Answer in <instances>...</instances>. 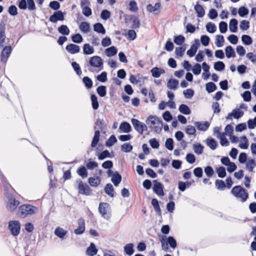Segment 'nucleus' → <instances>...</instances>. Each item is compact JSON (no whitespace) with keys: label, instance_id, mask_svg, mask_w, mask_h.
<instances>
[{"label":"nucleus","instance_id":"nucleus-1","mask_svg":"<svg viewBox=\"0 0 256 256\" xmlns=\"http://www.w3.org/2000/svg\"><path fill=\"white\" fill-rule=\"evenodd\" d=\"M0 176L2 177V181L4 184V200L6 209L10 212H14L20 205V202L14 194V190L12 186L9 184H5L6 178L1 172H0Z\"/></svg>","mask_w":256,"mask_h":256},{"label":"nucleus","instance_id":"nucleus-2","mask_svg":"<svg viewBox=\"0 0 256 256\" xmlns=\"http://www.w3.org/2000/svg\"><path fill=\"white\" fill-rule=\"evenodd\" d=\"M37 210L36 206L30 204H24L19 206L18 214L21 218H25L34 214Z\"/></svg>","mask_w":256,"mask_h":256},{"label":"nucleus","instance_id":"nucleus-3","mask_svg":"<svg viewBox=\"0 0 256 256\" xmlns=\"http://www.w3.org/2000/svg\"><path fill=\"white\" fill-rule=\"evenodd\" d=\"M162 120L155 116H150L146 120V123L151 129L157 133H159L162 129Z\"/></svg>","mask_w":256,"mask_h":256},{"label":"nucleus","instance_id":"nucleus-4","mask_svg":"<svg viewBox=\"0 0 256 256\" xmlns=\"http://www.w3.org/2000/svg\"><path fill=\"white\" fill-rule=\"evenodd\" d=\"M231 192L235 197L240 198L242 202H245L248 198V194L246 190L240 186H234Z\"/></svg>","mask_w":256,"mask_h":256},{"label":"nucleus","instance_id":"nucleus-5","mask_svg":"<svg viewBox=\"0 0 256 256\" xmlns=\"http://www.w3.org/2000/svg\"><path fill=\"white\" fill-rule=\"evenodd\" d=\"M103 120H101L100 119H98L95 122V126H94V129L96 130L94 132V136L92 138L91 146L92 148H95L100 140V130L102 129V125H103Z\"/></svg>","mask_w":256,"mask_h":256},{"label":"nucleus","instance_id":"nucleus-6","mask_svg":"<svg viewBox=\"0 0 256 256\" xmlns=\"http://www.w3.org/2000/svg\"><path fill=\"white\" fill-rule=\"evenodd\" d=\"M98 212L102 216L108 220L112 216L110 205L107 202H100L98 206Z\"/></svg>","mask_w":256,"mask_h":256},{"label":"nucleus","instance_id":"nucleus-7","mask_svg":"<svg viewBox=\"0 0 256 256\" xmlns=\"http://www.w3.org/2000/svg\"><path fill=\"white\" fill-rule=\"evenodd\" d=\"M103 60L99 56H93L90 58L88 64H85L86 67L90 66L92 68H98L100 70L103 69Z\"/></svg>","mask_w":256,"mask_h":256},{"label":"nucleus","instance_id":"nucleus-8","mask_svg":"<svg viewBox=\"0 0 256 256\" xmlns=\"http://www.w3.org/2000/svg\"><path fill=\"white\" fill-rule=\"evenodd\" d=\"M8 229L13 236H17L20 234V224L18 220H11L8 222Z\"/></svg>","mask_w":256,"mask_h":256},{"label":"nucleus","instance_id":"nucleus-9","mask_svg":"<svg viewBox=\"0 0 256 256\" xmlns=\"http://www.w3.org/2000/svg\"><path fill=\"white\" fill-rule=\"evenodd\" d=\"M131 122L134 130L141 134H143L144 130H147L146 125L137 119L132 118Z\"/></svg>","mask_w":256,"mask_h":256},{"label":"nucleus","instance_id":"nucleus-10","mask_svg":"<svg viewBox=\"0 0 256 256\" xmlns=\"http://www.w3.org/2000/svg\"><path fill=\"white\" fill-rule=\"evenodd\" d=\"M76 182L78 184V189L80 194L86 196L90 195L91 189L87 184H84L80 179L78 180Z\"/></svg>","mask_w":256,"mask_h":256},{"label":"nucleus","instance_id":"nucleus-11","mask_svg":"<svg viewBox=\"0 0 256 256\" xmlns=\"http://www.w3.org/2000/svg\"><path fill=\"white\" fill-rule=\"evenodd\" d=\"M66 14L65 12L57 10L50 16L49 20L52 23H56L58 21H63L64 20V16Z\"/></svg>","mask_w":256,"mask_h":256},{"label":"nucleus","instance_id":"nucleus-12","mask_svg":"<svg viewBox=\"0 0 256 256\" xmlns=\"http://www.w3.org/2000/svg\"><path fill=\"white\" fill-rule=\"evenodd\" d=\"M154 186L153 190L154 193L159 196H164V186L160 182H158V180H154L153 181Z\"/></svg>","mask_w":256,"mask_h":256},{"label":"nucleus","instance_id":"nucleus-13","mask_svg":"<svg viewBox=\"0 0 256 256\" xmlns=\"http://www.w3.org/2000/svg\"><path fill=\"white\" fill-rule=\"evenodd\" d=\"M12 48L10 46H6L2 49L0 54L1 61L6 63L12 52Z\"/></svg>","mask_w":256,"mask_h":256},{"label":"nucleus","instance_id":"nucleus-14","mask_svg":"<svg viewBox=\"0 0 256 256\" xmlns=\"http://www.w3.org/2000/svg\"><path fill=\"white\" fill-rule=\"evenodd\" d=\"M90 2H82V1L80 2V6L82 9V14L86 17H88L92 14V10L91 8L88 6H86V4H90Z\"/></svg>","mask_w":256,"mask_h":256},{"label":"nucleus","instance_id":"nucleus-15","mask_svg":"<svg viewBox=\"0 0 256 256\" xmlns=\"http://www.w3.org/2000/svg\"><path fill=\"white\" fill-rule=\"evenodd\" d=\"M194 125L199 130L206 131L210 126V123L208 122H195Z\"/></svg>","mask_w":256,"mask_h":256},{"label":"nucleus","instance_id":"nucleus-16","mask_svg":"<svg viewBox=\"0 0 256 256\" xmlns=\"http://www.w3.org/2000/svg\"><path fill=\"white\" fill-rule=\"evenodd\" d=\"M78 227L74 230L76 234H81L84 233L85 230V222L82 218L78 219Z\"/></svg>","mask_w":256,"mask_h":256},{"label":"nucleus","instance_id":"nucleus-17","mask_svg":"<svg viewBox=\"0 0 256 256\" xmlns=\"http://www.w3.org/2000/svg\"><path fill=\"white\" fill-rule=\"evenodd\" d=\"M66 50L70 54H76L80 52V47L78 45L70 44L66 46Z\"/></svg>","mask_w":256,"mask_h":256},{"label":"nucleus","instance_id":"nucleus-18","mask_svg":"<svg viewBox=\"0 0 256 256\" xmlns=\"http://www.w3.org/2000/svg\"><path fill=\"white\" fill-rule=\"evenodd\" d=\"M111 181L116 186H117L121 182L122 176L118 171H116L113 174Z\"/></svg>","mask_w":256,"mask_h":256},{"label":"nucleus","instance_id":"nucleus-19","mask_svg":"<svg viewBox=\"0 0 256 256\" xmlns=\"http://www.w3.org/2000/svg\"><path fill=\"white\" fill-rule=\"evenodd\" d=\"M150 72L153 77L158 78L162 74L165 73V70L160 68L154 67L150 70Z\"/></svg>","mask_w":256,"mask_h":256},{"label":"nucleus","instance_id":"nucleus-20","mask_svg":"<svg viewBox=\"0 0 256 256\" xmlns=\"http://www.w3.org/2000/svg\"><path fill=\"white\" fill-rule=\"evenodd\" d=\"M98 250L96 247L95 244L92 242L89 247H88L86 250V254L88 256H94L96 254Z\"/></svg>","mask_w":256,"mask_h":256},{"label":"nucleus","instance_id":"nucleus-21","mask_svg":"<svg viewBox=\"0 0 256 256\" xmlns=\"http://www.w3.org/2000/svg\"><path fill=\"white\" fill-rule=\"evenodd\" d=\"M88 182L90 186L96 187L100 184L101 179L100 176L90 177L88 178Z\"/></svg>","mask_w":256,"mask_h":256},{"label":"nucleus","instance_id":"nucleus-22","mask_svg":"<svg viewBox=\"0 0 256 256\" xmlns=\"http://www.w3.org/2000/svg\"><path fill=\"white\" fill-rule=\"evenodd\" d=\"M194 9L197 13V16L198 18H202L205 14L204 10L200 4H198V2L195 5Z\"/></svg>","mask_w":256,"mask_h":256},{"label":"nucleus","instance_id":"nucleus-23","mask_svg":"<svg viewBox=\"0 0 256 256\" xmlns=\"http://www.w3.org/2000/svg\"><path fill=\"white\" fill-rule=\"evenodd\" d=\"M119 129L124 132L128 133L132 130V127L128 122H124L120 124Z\"/></svg>","mask_w":256,"mask_h":256},{"label":"nucleus","instance_id":"nucleus-24","mask_svg":"<svg viewBox=\"0 0 256 256\" xmlns=\"http://www.w3.org/2000/svg\"><path fill=\"white\" fill-rule=\"evenodd\" d=\"M94 30L96 32L102 34H104L106 32L104 26L100 22L96 23L94 25Z\"/></svg>","mask_w":256,"mask_h":256},{"label":"nucleus","instance_id":"nucleus-25","mask_svg":"<svg viewBox=\"0 0 256 256\" xmlns=\"http://www.w3.org/2000/svg\"><path fill=\"white\" fill-rule=\"evenodd\" d=\"M238 20L235 18L230 20L229 24L230 30L232 32H236L238 30Z\"/></svg>","mask_w":256,"mask_h":256},{"label":"nucleus","instance_id":"nucleus-26","mask_svg":"<svg viewBox=\"0 0 256 256\" xmlns=\"http://www.w3.org/2000/svg\"><path fill=\"white\" fill-rule=\"evenodd\" d=\"M178 84V81L176 79L170 78L167 84L168 88L170 90H176Z\"/></svg>","mask_w":256,"mask_h":256},{"label":"nucleus","instance_id":"nucleus-27","mask_svg":"<svg viewBox=\"0 0 256 256\" xmlns=\"http://www.w3.org/2000/svg\"><path fill=\"white\" fill-rule=\"evenodd\" d=\"M134 245L132 243H129L124 246V252L128 256H132L134 253Z\"/></svg>","mask_w":256,"mask_h":256},{"label":"nucleus","instance_id":"nucleus-28","mask_svg":"<svg viewBox=\"0 0 256 256\" xmlns=\"http://www.w3.org/2000/svg\"><path fill=\"white\" fill-rule=\"evenodd\" d=\"M83 52L84 54L90 55L94 53V48L88 44H85L83 46Z\"/></svg>","mask_w":256,"mask_h":256},{"label":"nucleus","instance_id":"nucleus-29","mask_svg":"<svg viewBox=\"0 0 256 256\" xmlns=\"http://www.w3.org/2000/svg\"><path fill=\"white\" fill-rule=\"evenodd\" d=\"M152 204L153 206L156 214L159 216H161L162 212L158 200L156 198H152Z\"/></svg>","mask_w":256,"mask_h":256},{"label":"nucleus","instance_id":"nucleus-30","mask_svg":"<svg viewBox=\"0 0 256 256\" xmlns=\"http://www.w3.org/2000/svg\"><path fill=\"white\" fill-rule=\"evenodd\" d=\"M58 32L64 36H68L70 32V29L66 25L62 24L58 28Z\"/></svg>","mask_w":256,"mask_h":256},{"label":"nucleus","instance_id":"nucleus-31","mask_svg":"<svg viewBox=\"0 0 256 256\" xmlns=\"http://www.w3.org/2000/svg\"><path fill=\"white\" fill-rule=\"evenodd\" d=\"M67 232L66 230L60 227L57 228L54 231V234L60 238H63Z\"/></svg>","mask_w":256,"mask_h":256},{"label":"nucleus","instance_id":"nucleus-32","mask_svg":"<svg viewBox=\"0 0 256 256\" xmlns=\"http://www.w3.org/2000/svg\"><path fill=\"white\" fill-rule=\"evenodd\" d=\"M178 110L182 114L186 115L190 114L191 112L188 106L185 104H182L180 106Z\"/></svg>","mask_w":256,"mask_h":256},{"label":"nucleus","instance_id":"nucleus-33","mask_svg":"<svg viewBox=\"0 0 256 256\" xmlns=\"http://www.w3.org/2000/svg\"><path fill=\"white\" fill-rule=\"evenodd\" d=\"M204 146L200 143H197L193 144V150L194 152L199 155L201 154L204 151Z\"/></svg>","mask_w":256,"mask_h":256},{"label":"nucleus","instance_id":"nucleus-34","mask_svg":"<svg viewBox=\"0 0 256 256\" xmlns=\"http://www.w3.org/2000/svg\"><path fill=\"white\" fill-rule=\"evenodd\" d=\"M206 144L212 150H216L218 146L216 141L213 138H208L206 140Z\"/></svg>","mask_w":256,"mask_h":256},{"label":"nucleus","instance_id":"nucleus-35","mask_svg":"<svg viewBox=\"0 0 256 256\" xmlns=\"http://www.w3.org/2000/svg\"><path fill=\"white\" fill-rule=\"evenodd\" d=\"M226 54L228 58H230L232 57L234 58L236 56V53L234 49L232 46H228L226 48Z\"/></svg>","mask_w":256,"mask_h":256},{"label":"nucleus","instance_id":"nucleus-36","mask_svg":"<svg viewBox=\"0 0 256 256\" xmlns=\"http://www.w3.org/2000/svg\"><path fill=\"white\" fill-rule=\"evenodd\" d=\"M206 89L208 93H211L217 89V86L214 83L208 82L206 84Z\"/></svg>","mask_w":256,"mask_h":256},{"label":"nucleus","instance_id":"nucleus-37","mask_svg":"<svg viewBox=\"0 0 256 256\" xmlns=\"http://www.w3.org/2000/svg\"><path fill=\"white\" fill-rule=\"evenodd\" d=\"M118 50L114 46H110L106 50V55L108 57L114 56L116 54Z\"/></svg>","mask_w":256,"mask_h":256},{"label":"nucleus","instance_id":"nucleus-38","mask_svg":"<svg viewBox=\"0 0 256 256\" xmlns=\"http://www.w3.org/2000/svg\"><path fill=\"white\" fill-rule=\"evenodd\" d=\"M105 192L110 197L114 196V188L111 184H107L104 188Z\"/></svg>","mask_w":256,"mask_h":256},{"label":"nucleus","instance_id":"nucleus-39","mask_svg":"<svg viewBox=\"0 0 256 256\" xmlns=\"http://www.w3.org/2000/svg\"><path fill=\"white\" fill-rule=\"evenodd\" d=\"M80 30L84 33H86L90 30V25L88 22H82L79 26Z\"/></svg>","mask_w":256,"mask_h":256},{"label":"nucleus","instance_id":"nucleus-40","mask_svg":"<svg viewBox=\"0 0 256 256\" xmlns=\"http://www.w3.org/2000/svg\"><path fill=\"white\" fill-rule=\"evenodd\" d=\"M224 37L222 35H217L216 37L215 44L218 47H222L224 45Z\"/></svg>","mask_w":256,"mask_h":256},{"label":"nucleus","instance_id":"nucleus-41","mask_svg":"<svg viewBox=\"0 0 256 256\" xmlns=\"http://www.w3.org/2000/svg\"><path fill=\"white\" fill-rule=\"evenodd\" d=\"M159 240L162 244V249L165 252L168 251V244L167 242H165V240L166 238L165 236H158Z\"/></svg>","mask_w":256,"mask_h":256},{"label":"nucleus","instance_id":"nucleus-42","mask_svg":"<svg viewBox=\"0 0 256 256\" xmlns=\"http://www.w3.org/2000/svg\"><path fill=\"white\" fill-rule=\"evenodd\" d=\"M77 173L82 178H86L88 176V172L84 166H80L77 170Z\"/></svg>","mask_w":256,"mask_h":256},{"label":"nucleus","instance_id":"nucleus-43","mask_svg":"<svg viewBox=\"0 0 256 256\" xmlns=\"http://www.w3.org/2000/svg\"><path fill=\"white\" fill-rule=\"evenodd\" d=\"M231 114L234 118L238 119L243 116L244 112L240 110L238 108H236L232 110Z\"/></svg>","mask_w":256,"mask_h":256},{"label":"nucleus","instance_id":"nucleus-44","mask_svg":"<svg viewBox=\"0 0 256 256\" xmlns=\"http://www.w3.org/2000/svg\"><path fill=\"white\" fill-rule=\"evenodd\" d=\"M90 98L93 109L94 110L98 109L99 104L96 96L94 94H92L91 95Z\"/></svg>","mask_w":256,"mask_h":256},{"label":"nucleus","instance_id":"nucleus-45","mask_svg":"<svg viewBox=\"0 0 256 256\" xmlns=\"http://www.w3.org/2000/svg\"><path fill=\"white\" fill-rule=\"evenodd\" d=\"M167 244L169 245L172 248L174 249L177 246L176 241L175 238L172 236H170L167 238Z\"/></svg>","mask_w":256,"mask_h":256},{"label":"nucleus","instance_id":"nucleus-46","mask_svg":"<svg viewBox=\"0 0 256 256\" xmlns=\"http://www.w3.org/2000/svg\"><path fill=\"white\" fill-rule=\"evenodd\" d=\"M96 155L99 160H103L106 158H112L108 150H104Z\"/></svg>","mask_w":256,"mask_h":256},{"label":"nucleus","instance_id":"nucleus-47","mask_svg":"<svg viewBox=\"0 0 256 256\" xmlns=\"http://www.w3.org/2000/svg\"><path fill=\"white\" fill-rule=\"evenodd\" d=\"M242 40L244 44L248 46L251 44L252 42V38L250 36L246 34H244L242 36Z\"/></svg>","mask_w":256,"mask_h":256},{"label":"nucleus","instance_id":"nucleus-48","mask_svg":"<svg viewBox=\"0 0 256 256\" xmlns=\"http://www.w3.org/2000/svg\"><path fill=\"white\" fill-rule=\"evenodd\" d=\"M82 82L84 84L85 86L88 88H91L92 86V80L88 76H84L82 79Z\"/></svg>","mask_w":256,"mask_h":256},{"label":"nucleus","instance_id":"nucleus-49","mask_svg":"<svg viewBox=\"0 0 256 256\" xmlns=\"http://www.w3.org/2000/svg\"><path fill=\"white\" fill-rule=\"evenodd\" d=\"M117 142V139L115 136L112 135L106 142V145L108 147L112 146Z\"/></svg>","mask_w":256,"mask_h":256},{"label":"nucleus","instance_id":"nucleus-50","mask_svg":"<svg viewBox=\"0 0 256 256\" xmlns=\"http://www.w3.org/2000/svg\"><path fill=\"white\" fill-rule=\"evenodd\" d=\"M198 49V46L192 44L191 46L190 49L187 51L186 54L189 56L192 57L196 52Z\"/></svg>","mask_w":256,"mask_h":256},{"label":"nucleus","instance_id":"nucleus-51","mask_svg":"<svg viewBox=\"0 0 256 256\" xmlns=\"http://www.w3.org/2000/svg\"><path fill=\"white\" fill-rule=\"evenodd\" d=\"M220 139V143L222 146H228L229 145V142L228 139L225 137V134H220V136H218Z\"/></svg>","mask_w":256,"mask_h":256},{"label":"nucleus","instance_id":"nucleus-52","mask_svg":"<svg viewBox=\"0 0 256 256\" xmlns=\"http://www.w3.org/2000/svg\"><path fill=\"white\" fill-rule=\"evenodd\" d=\"M4 30L5 28L3 26L2 29L0 30V48L4 46V42L6 38Z\"/></svg>","mask_w":256,"mask_h":256},{"label":"nucleus","instance_id":"nucleus-53","mask_svg":"<svg viewBox=\"0 0 256 256\" xmlns=\"http://www.w3.org/2000/svg\"><path fill=\"white\" fill-rule=\"evenodd\" d=\"M206 28L208 32L212 34L216 31V26L212 22H208L206 25Z\"/></svg>","mask_w":256,"mask_h":256},{"label":"nucleus","instance_id":"nucleus-54","mask_svg":"<svg viewBox=\"0 0 256 256\" xmlns=\"http://www.w3.org/2000/svg\"><path fill=\"white\" fill-rule=\"evenodd\" d=\"M214 66L216 70L222 71L225 68V64L222 62L218 61L214 64Z\"/></svg>","mask_w":256,"mask_h":256},{"label":"nucleus","instance_id":"nucleus-55","mask_svg":"<svg viewBox=\"0 0 256 256\" xmlns=\"http://www.w3.org/2000/svg\"><path fill=\"white\" fill-rule=\"evenodd\" d=\"M96 92L100 97H104L106 94V87L104 86L98 87Z\"/></svg>","mask_w":256,"mask_h":256},{"label":"nucleus","instance_id":"nucleus-56","mask_svg":"<svg viewBox=\"0 0 256 256\" xmlns=\"http://www.w3.org/2000/svg\"><path fill=\"white\" fill-rule=\"evenodd\" d=\"M72 66L78 76H80L82 74V72L78 64L76 62H72Z\"/></svg>","mask_w":256,"mask_h":256},{"label":"nucleus","instance_id":"nucleus-57","mask_svg":"<svg viewBox=\"0 0 256 256\" xmlns=\"http://www.w3.org/2000/svg\"><path fill=\"white\" fill-rule=\"evenodd\" d=\"M72 41L76 44H80L83 40V38L80 34H76L72 36Z\"/></svg>","mask_w":256,"mask_h":256},{"label":"nucleus","instance_id":"nucleus-58","mask_svg":"<svg viewBox=\"0 0 256 256\" xmlns=\"http://www.w3.org/2000/svg\"><path fill=\"white\" fill-rule=\"evenodd\" d=\"M186 50V47L184 45L180 47L176 48L175 50L176 55L180 57L182 56Z\"/></svg>","mask_w":256,"mask_h":256},{"label":"nucleus","instance_id":"nucleus-59","mask_svg":"<svg viewBox=\"0 0 256 256\" xmlns=\"http://www.w3.org/2000/svg\"><path fill=\"white\" fill-rule=\"evenodd\" d=\"M256 166V162L254 159H250L246 163V167L248 170L252 172L254 166Z\"/></svg>","mask_w":256,"mask_h":256},{"label":"nucleus","instance_id":"nucleus-60","mask_svg":"<svg viewBox=\"0 0 256 256\" xmlns=\"http://www.w3.org/2000/svg\"><path fill=\"white\" fill-rule=\"evenodd\" d=\"M183 94L186 98L190 99L194 95V90L192 89L188 88L184 90Z\"/></svg>","mask_w":256,"mask_h":256},{"label":"nucleus","instance_id":"nucleus-61","mask_svg":"<svg viewBox=\"0 0 256 256\" xmlns=\"http://www.w3.org/2000/svg\"><path fill=\"white\" fill-rule=\"evenodd\" d=\"M132 146L129 143H124L121 146V150L125 152H130L132 150Z\"/></svg>","mask_w":256,"mask_h":256},{"label":"nucleus","instance_id":"nucleus-62","mask_svg":"<svg viewBox=\"0 0 256 256\" xmlns=\"http://www.w3.org/2000/svg\"><path fill=\"white\" fill-rule=\"evenodd\" d=\"M185 40V38L182 35H178L174 37V42L177 45L182 44Z\"/></svg>","mask_w":256,"mask_h":256},{"label":"nucleus","instance_id":"nucleus-63","mask_svg":"<svg viewBox=\"0 0 256 256\" xmlns=\"http://www.w3.org/2000/svg\"><path fill=\"white\" fill-rule=\"evenodd\" d=\"M165 146L170 150H172L174 149V140L172 138H168L166 139L165 142Z\"/></svg>","mask_w":256,"mask_h":256},{"label":"nucleus","instance_id":"nucleus-64","mask_svg":"<svg viewBox=\"0 0 256 256\" xmlns=\"http://www.w3.org/2000/svg\"><path fill=\"white\" fill-rule=\"evenodd\" d=\"M60 6V4L56 0L52 1L49 4V7L53 10L57 11Z\"/></svg>","mask_w":256,"mask_h":256}]
</instances>
